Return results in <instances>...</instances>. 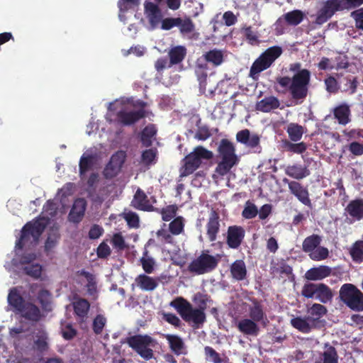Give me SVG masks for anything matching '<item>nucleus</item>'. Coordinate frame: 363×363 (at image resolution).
<instances>
[{"label":"nucleus","instance_id":"nucleus-1","mask_svg":"<svg viewBox=\"0 0 363 363\" xmlns=\"http://www.w3.org/2000/svg\"><path fill=\"white\" fill-rule=\"evenodd\" d=\"M289 71L294 73L292 77H279L276 81L281 88L289 91L293 99L302 101L308 95L311 72L307 69H301L300 62L291 64Z\"/></svg>","mask_w":363,"mask_h":363},{"label":"nucleus","instance_id":"nucleus-2","mask_svg":"<svg viewBox=\"0 0 363 363\" xmlns=\"http://www.w3.org/2000/svg\"><path fill=\"white\" fill-rule=\"evenodd\" d=\"M218 163L215 172L221 177L228 174L231 169L238 164L240 158L236 155L234 144L228 139H222L218 147Z\"/></svg>","mask_w":363,"mask_h":363},{"label":"nucleus","instance_id":"nucleus-3","mask_svg":"<svg viewBox=\"0 0 363 363\" xmlns=\"http://www.w3.org/2000/svg\"><path fill=\"white\" fill-rule=\"evenodd\" d=\"M363 4V0H327L318 11L313 22L316 25L326 23L337 11H350Z\"/></svg>","mask_w":363,"mask_h":363},{"label":"nucleus","instance_id":"nucleus-4","mask_svg":"<svg viewBox=\"0 0 363 363\" xmlns=\"http://www.w3.org/2000/svg\"><path fill=\"white\" fill-rule=\"evenodd\" d=\"M186 323H192L194 328H199L206 321L205 312L194 308L186 299L177 297L169 304Z\"/></svg>","mask_w":363,"mask_h":363},{"label":"nucleus","instance_id":"nucleus-5","mask_svg":"<svg viewBox=\"0 0 363 363\" xmlns=\"http://www.w3.org/2000/svg\"><path fill=\"white\" fill-rule=\"evenodd\" d=\"M48 223L45 217H38L26 223L21 229V236L16 242V247L22 250L26 244L37 243Z\"/></svg>","mask_w":363,"mask_h":363},{"label":"nucleus","instance_id":"nucleus-6","mask_svg":"<svg viewBox=\"0 0 363 363\" xmlns=\"http://www.w3.org/2000/svg\"><path fill=\"white\" fill-rule=\"evenodd\" d=\"M213 157V154L211 150L201 145L196 146L192 152L183 159L180 176L184 177L193 174L200 167L203 160H209Z\"/></svg>","mask_w":363,"mask_h":363},{"label":"nucleus","instance_id":"nucleus-7","mask_svg":"<svg viewBox=\"0 0 363 363\" xmlns=\"http://www.w3.org/2000/svg\"><path fill=\"white\" fill-rule=\"evenodd\" d=\"M339 298L352 311H363V293L352 284H344L339 291Z\"/></svg>","mask_w":363,"mask_h":363},{"label":"nucleus","instance_id":"nucleus-8","mask_svg":"<svg viewBox=\"0 0 363 363\" xmlns=\"http://www.w3.org/2000/svg\"><path fill=\"white\" fill-rule=\"evenodd\" d=\"M282 52V48L278 45L267 48L252 63L250 70V76L255 79L261 72L270 67Z\"/></svg>","mask_w":363,"mask_h":363},{"label":"nucleus","instance_id":"nucleus-9","mask_svg":"<svg viewBox=\"0 0 363 363\" xmlns=\"http://www.w3.org/2000/svg\"><path fill=\"white\" fill-rule=\"evenodd\" d=\"M128 345L141 357L149 360L153 357V350L157 344V340L147 335H136L127 338Z\"/></svg>","mask_w":363,"mask_h":363},{"label":"nucleus","instance_id":"nucleus-10","mask_svg":"<svg viewBox=\"0 0 363 363\" xmlns=\"http://www.w3.org/2000/svg\"><path fill=\"white\" fill-rule=\"evenodd\" d=\"M218 262L219 259L210 255L208 250H203L199 256L189 263L188 271L197 275L209 273L217 267Z\"/></svg>","mask_w":363,"mask_h":363},{"label":"nucleus","instance_id":"nucleus-11","mask_svg":"<svg viewBox=\"0 0 363 363\" xmlns=\"http://www.w3.org/2000/svg\"><path fill=\"white\" fill-rule=\"evenodd\" d=\"M301 295L307 298H315L323 303H327L333 299L331 289L323 283H306L301 290Z\"/></svg>","mask_w":363,"mask_h":363},{"label":"nucleus","instance_id":"nucleus-12","mask_svg":"<svg viewBox=\"0 0 363 363\" xmlns=\"http://www.w3.org/2000/svg\"><path fill=\"white\" fill-rule=\"evenodd\" d=\"M282 182L288 184L289 192L294 196L299 202L307 207L312 208L310 194L307 186H303L298 181H290L287 178H284Z\"/></svg>","mask_w":363,"mask_h":363},{"label":"nucleus","instance_id":"nucleus-13","mask_svg":"<svg viewBox=\"0 0 363 363\" xmlns=\"http://www.w3.org/2000/svg\"><path fill=\"white\" fill-rule=\"evenodd\" d=\"M116 116L118 122L120 124L124 126H128L145 118L147 116V111L144 108L131 111L121 110L117 113Z\"/></svg>","mask_w":363,"mask_h":363},{"label":"nucleus","instance_id":"nucleus-14","mask_svg":"<svg viewBox=\"0 0 363 363\" xmlns=\"http://www.w3.org/2000/svg\"><path fill=\"white\" fill-rule=\"evenodd\" d=\"M245 230L240 225H230L228 228L226 243L231 249H238L243 242Z\"/></svg>","mask_w":363,"mask_h":363},{"label":"nucleus","instance_id":"nucleus-15","mask_svg":"<svg viewBox=\"0 0 363 363\" xmlns=\"http://www.w3.org/2000/svg\"><path fill=\"white\" fill-rule=\"evenodd\" d=\"M345 213L349 216L347 221L352 223L363 219V199H356L350 201L345 208Z\"/></svg>","mask_w":363,"mask_h":363},{"label":"nucleus","instance_id":"nucleus-16","mask_svg":"<svg viewBox=\"0 0 363 363\" xmlns=\"http://www.w3.org/2000/svg\"><path fill=\"white\" fill-rule=\"evenodd\" d=\"M125 162V154L123 152H118L113 155L106 167L104 169V174L106 178L114 177L120 171Z\"/></svg>","mask_w":363,"mask_h":363},{"label":"nucleus","instance_id":"nucleus-17","mask_svg":"<svg viewBox=\"0 0 363 363\" xmlns=\"http://www.w3.org/2000/svg\"><path fill=\"white\" fill-rule=\"evenodd\" d=\"M220 216L218 213L212 209L206 225V235L209 242H214L220 232Z\"/></svg>","mask_w":363,"mask_h":363},{"label":"nucleus","instance_id":"nucleus-18","mask_svg":"<svg viewBox=\"0 0 363 363\" xmlns=\"http://www.w3.org/2000/svg\"><path fill=\"white\" fill-rule=\"evenodd\" d=\"M290 322L293 328L303 333H309L316 328V318L312 316L295 317L291 318Z\"/></svg>","mask_w":363,"mask_h":363},{"label":"nucleus","instance_id":"nucleus-19","mask_svg":"<svg viewBox=\"0 0 363 363\" xmlns=\"http://www.w3.org/2000/svg\"><path fill=\"white\" fill-rule=\"evenodd\" d=\"M131 205L133 208L140 211H154L153 206L150 203L147 195L141 189H138L136 191L131 201Z\"/></svg>","mask_w":363,"mask_h":363},{"label":"nucleus","instance_id":"nucleus-20","mask_svg":"<svg viewBox=\"0 0 363 363\" xmlns=\"http://www.w3.org/2000/svg\"><path fill=\"white\" fill-rule=\"evenodd\" d=\"M7 301L9 306L16 314H18L19 311H21L22 308L26 303V301L21 295L19 290L16 287L10 289Z\"/></svg>","mask_w":363,"mask_h":363},{"label":"nucleus","instance_id":"nucleus-21","mask_svg":"<svg viewBox=\"0 0 363 363\" xmlns=\"http://www.w3.org/2000/svg\"><path fill=\"white\" fill-rule=\"evenodd\" d=\"M86 208V201L83 198L76 199L69 213V220L74 223H79L84 216Z\"/></svg>","mask_w":363,"mask_h":363},{"label":"nucleus","instance_id":"nucleus-22","mask_svg":"<svg viewBox=\"0 0 363 363\" xmlns=\"http://www.w3.org/2000/svg\"><path fill=\"white\" fill-rule=\"evenodd\" d=\"M145 12L152 28H156L162 21V12L158 5L152 2L145 4Z\"/></svg>","mask_w":363,"mask_h":363},{"label":"nucleus","instance_id":"nucleus-23","mask_svg":"<svg viewBox=\"0 0 363 363\" xmlns=\"http://www.w3.org/2000/svg\"><path fill=\"white\" fill-rule=\"evenodd\" d=\"M285 174L289 177L296 181L302 180L308 177L311 174L310 170L306 165L300 164H293L288 165L284 170Z\"/></svg>","mask_w":363,"mask_h":363},{"label":"nucleus","instance_id":"nucleus-24","mask_svg":"<svg viewBox=\"0 0 363 363\" xmlns=\"http://www.w3.org/2000/svg\"><path fill=\"white\" fill-rule=\"evenodd\" d=\"M236 140L250 148L257 147L260 143L259 136L255 133L251 134L248 129L238 131L236 134Z\"/></svg>","mask_w":363,"mask_h":363},{"label":"nucleus","instance_id":"nucleus-25","mask_svg":"<svg viewBox=\"0 0 363 363\" xmlns=\"http://www.w3.org/2000/svg\"><path fill=\"white\" fill-rule=\"evenodd\" d=\"M332 269L326 265H320L309 269L305 274V278L309 281H319L328 277Z\"/></svg>","mask_w":363,"mask_h":363},{"label":"nucleus","instance_id":"nucleus-26","mask_svg":"<svg viewBox=\"0 0 363 363\" xmlns=\"http://www.w3.org/2000/svg\"><path fill=\"white\" fill-rule=\"evenodd\" d=\"M21 317L32 322H38L42 318L40 308L31 302H26L18 313Z\"/></svg>","mask_w":363,"mask_h":363},{"label":"nucleus","instance_id":"nucleus-27","mask_svg":"<svg viewBox=\"0 0 363 363\" xmlns=\"http://www.w3.org/2000/svg\"><path fill=\"white\" fill-rule=\"evenodd\" d=\"M159 281V278H153L145 274H139L135 279L137 286L145 291H154L158 286Z\"/></svg>","mask_w":363,"mask_h":363},{"label":"nucleus","instance_id":"nucleus-28","mask_svg":"<svg viewBox=\"0 0 363 363\" xmlns=\"http://www.w3.org/2000/svg\"><path fill=\"white\" fill-rule=\"evenodd\" d=\"M333 115L340 125H345L350 122L351 110L345 103L336 106L333 109Z\"/></svg>","mask_w":363,"mask_h":363},{"label":"nucleus","instance_id":"nucleus-29","mask_svg":"<svg viewBox=\"0 0 363 363\" xmlns=\"http://www.w3.org/2000/svg\"><path fill=\"white\" fill-rule=\"evenodd\" d=\"M72 305L74 314L81 322H84L90 308L89 302L85 298H79L73 302Z\"/></svg>","mask_w":363,"mask_h":363},{"label":"nucleus","instance_id":"nucleus-30","mask_svg":"<svg viewBox=\"0 0 363 363\" xmlns=\"http://www.w3.org/2000/svg\"><path fill=\"white\" fill-rule=\"evenodd\" d=\"M280 102L278 98L274 96L264 97L256 104V109L263 113H268L279 107Z\"/></svg>","mask_w":363,"mask_h":363},{"label":"nucleus","instance_id":"nucleus-31","mask_svg":"<svg viewBox=\"0 0 363 363\" xmlns=\"http://www.w3.org/2000/svg\"><path fill=\"white\" fill-rule=\"evenodd\" d=\"M315 363H338V354L335 347L325 345V350L320 353Z\"/></svg>","mask_w":363,"mask_h":363},{"label":"nucleus","instance_id":"nucleus-32","mask_svg":"<svg viewBox=\"0 0 363 363\" xmlns=\"http://www.w3.org/2000/svg\"><path fill=\"white\" fill-rule=\"evenodd\" d=\"M304 18V13L301 10H294L284 14L277 20V23H281L283 20L286 25L296 26L300 24Z\"/></svg>","mask_w":363,"mask_h":363},{"label":"nucleus","instance_id":"nucleus-33","mask_svg":"<svg viewBox=\"0 0 363 363\" xmlns=\"http://www.w3.org/2000/svg\"><path fill=\"white\" fill-rule=\"evenodd\" d=\"M238 328L245 335L257 336L259 328L256 322L251 319L245 318L238 322Z\"/></svg>","mask_w":363,"mask_h":363},{"label":"nucleus","instance_id":"nucleus-34","mask_svg":"<svg viewBox=\"0 0 363 363\" xmlns=\"http://www.w3.org/2000/svg\"><path fill=\"white\" fill-rule=\"evenodd\" d=\"M230 272L232 277L237 281H242L247 277V269L242 259H237L230 265Z\"/></svg>","mask_w":363,"mask_h":363},{"label":"nucleus","instance_id":"nucleus-35","mask_svg":"<svg viewBox=\"0 0 363 363\" xmlns=\"http://www.w3.org/2000/svg\"><path fill=\"white\" fill-rule=\"evenodd\" d=\"M337 77L340 78V83L343 84L344 91H349L351 94L357 91L359 82L356 77L350 74L345 76L343 73L337 74Z\"/></svg>","mask_w":363,"mask_h":363},{"label":"nucleus","instance_id":"nucleus-36","mask_svg":"<svg viewBox=\"0 0 363 363\" xmlns=\"http://www.w3.org/2000/svg\"><path fill=\"white\" fill-rule=\"evenodd\" d=\"M290 141L298 142L306 132V128L297 123H290L286 128Z\"/></svg>","mask_w":363,"mask_h":363},{"label":"nucleus","instance_id":"nucleus-37","mask_svg":"<svg viewBox=\"0 0 363 363\" xmlns=\"http://www.w3.org/2000/svg\"><path fill=\"white\" fill-rule=\"evenodd\" d=\"M186 55V50L184 46L178 45L172 48L168 52L169 57L168 68L171 67L174 65H177L182 62Z\"/></svg>","mask_w":363,"mask_h":363},{"label":"nucleus","instance_id":"nucleus-38","mask_svg":"<svg viewBox=\"0 0 363 363\" xmlns=\"http://www.w3.org/2000/svg\"><path fill=\"white\" fill-rule=\"evenodd\" d=\"M202 56L214 67L220 66L224 60L223 51L216 48L205 52Z\"/></svg>","mask_w":363,"mask_h":363},{"label":"nucleus","instance_id":"nucleus-39","mask_svg":"<svg viewBox=\"0 0 363 363\" xmlns=\"http://www.w3.org/2000/svg\"><path fill=\"white\" fill-rule=\"evenodd\" d=\"M157 134V129L154 124L145 126L140 133V141L144 147H149L152 145V139Z\"/></svg>","mask_w":363,"mask_h":363},{"label":"nucleus","instance_id":"nucleus-40","mask_svg":"<svg viewBox=\"0 0 363 363\" xmlns=\"http://www.w3.org/2000/svg\"><path fill=\"white\" fill-rule=\"evenodd\" d=\"M282 147L286 152L294 154H303L308 148V145L304 142H292L289 140L282 141Z\"/></svg>","mask_w":363,"mask_h":363},{"label":"nucleus","instance_id":"nucleus-41","mask_svg":"<svg viewBox=\"0 0 363 363\" xmlns=\"http://www.w3.org/2000/svg\"><path fill=\"white\" fill-rule=\"evenodd\" d=\"M164 337L168 341L171 350L176 354L182 353L184 343L182 339L177 335L167 334Z\"/></svg>","mask_w":363,"mask_h":363},{"label":"nucleus","instance_id":"nucleus-42","mask_svg":"<svg viewBox=\"0 0 363 363\" xmlns=\"http://www.w3.org/2000/svg\"><path fill=\"white\" fill-rule=\"evenodd\" d=\"M321 237L316 234H313L306 238L302 243V250L303 252L310 253L321 242Z\"/></svg>","mask_w":363,"mask_h":363},{"label":"nucleus","instance_id":"nucleus-43","mask_svg":"<svg viewBox=\"0 0 363 363\" xmlns=\"http://www.w3.org/2000/svg\"><path fill=\"white\" fill-rule=\"evenodd\" d=\"M249 315L250 319L255 322H261L264 319L267 320L262 306L258 301L254 302L253 306L250 308Z\"/></svg>","mask_w":363,"mask_h":363},{"label":"nucleus","instance_id":"nucleus-44","mask_svg":"<svg viewBox=\"0 0 363 363\" xmlns=\"http://www.w3.org/2000/svg\"><path fill=\"white\" fill-rule=\"evenodd\" d=\"M350 254L354 262H363V240H357L350 247Z\"/></svg>","mask_w":363,"mask_h":363},{"label":"nucleus","instance_id":"nucleus-45","mask_svg":"<svg viewBox=\"0 0 363 363\" xmlns=\"http://www.w3.org/2000/svg\"><path fill=\"white\" fill-rule=\"evenodd\" d=\"M140 262L145 273L151 274L154 272L155 262L152 257L148 256V251L147 250L143 252Z\"/></svg>","mask_w":363,"mask_h":363},{"label":"nucleus","instance_id":"nucleus-46","mask_svg":"<svg viewBox=\"0 0 363 363\" xmlns=\"http://www.w3.org/2000/svg\"><path fill=\"white\" fill-rule=\"evenodd\" d=\"M182 216L174 218L169 224V232L174 235H178L184 232V223Z\"/></svg>","mask_w":363,"mask_h":363},{"label":"nucleus","instance_id":"nucleus-47","mask_svg":"<svg viewBox=\"0 0 363 363\" xmlns=\"http://www.w3.org/2000/svg\"><path fill=\"white\" fill-rule=\"evenodd\" d=\"M60 238L57 230H51L45 242V251H51L57 244Z\"/></svg>","mask_w":363,"mask_h":363},{"label":"nucleus","instance_id":"nucleus-48","mask_svg":"<svg viewBox=\"0 0 363 363\" xmlns=\"http://www.w3.org/2000/svg\"><path fill=\"white\" fill-rule=\"evenodd\" d=\"M34 340V345L36 349L40 352H43L48 350V335L45 331H39L35 336Z\"/></svg>","mask_w":363,"mask_h":363},{"label":"nucleus","instance_id":"nucleus-49","mask_svg":"<svg viewBox=\"0 0 363 363\" xmlns=\"http://www.w3.org/2000/svg\"><path fill=\"white\" fill-rule=\"evenodd\" d=\"M178 211V207L175 204L167 206L157 211L161 214L162 219L164 221H169L174 218Z\"/></svg>","mask_w":363,"mask_h":363},{"label":"nucleus","instance_id":"nucleus-50","mask_svg":"<svg viewBox=\"0 0 363 363\" xmlns=\"http://www.w3.org/2000/svg\"><path fill=\"white\" fill-rule=\"evenodd\" d=\"M107 323L106 318L101 314L95 316L92 323V330L96 335H100L103 332Z\"/></svg>","mask_w":363,"mask_h":363},{"label":"nucleus","instance_id":"nucleus-51","mask_svg":"<svg viewBox=\"0 0 363 363\" xmlns=\"http://www.w3.org/2000/svg\"><path fill=\"white\" fill-rule=\"evenodd\" d=\"M157 150L147 149L144 150L141 155V162L146 166L155 164L157 160Z\"/></svg>","mask_w":363,"mask_h":363},{"label":"nucleus","instance_id":"nucleus-52","mask_svg":"<svg viewBox=\"0 0 363 363\" xmlns=\"http://www.w3.org/2000/svg\"><path fill=\"white\" fill-rule=\"evenodd\" d=\"M23 273L33 278L38 279L42 274V267L39 264H32L22 268Z\"/></svg>","mask_w":363,"mask_h":363},{"label":"nucleus","instance_id":"nucleus-53","mask_svg":"<svg viewBox=\"0 0 363 363\" xmlns=\"http://www.w3.org/2000/svg\"><path fill=\"white\" fill-rule=\"evenodd\" d=\"M309 315L316 318V324L319 322L320 317L323 316L327 313V308L322 304L313 303L308 309Z\"/></svg>","mask_w":363,"mask_h":363},{"label":"nucleus","instance_id":"nucleus-54","mask_svg":"<svg viewBox=\"0 0 363 363\" xmlns=\"http://www.w3.org/2000/svg\"><path fill=\"white\" fill-rule=\"evenodd\" d=\"M309 257L314 261H320L325 259L329 256V251L325 247H318L313 251L309 253Z\"/></svg>","mask_w":363,"mask_h":363},{"label":"nucleus","instance_id":"nucleus-55","mask_svg":"<svg viewBox=\"0 0 363 363\" xmlns=\"http://www.w3.org/2000/svg\"><path fill=\"white\" fill-rule=\"evenodd\" d=\"M258 214V209L255 204L247 201L245 203V208L242 212V216L246 219H252L257 216Z\"/></svg>","mask_w":363,"mask_h":363},{"label":"nucleus","instance_id":"nucleus-56","mask_svg":"<svg viewBox=\"0 0 363 363\" xmlns=\"http://www.w3.org/2000/svg\"><path fill=\"white\" fill-rule=\"evenodd\" d=\"M50 294L48 290L42 289L38 294V300L42 308L46 311H50Z\"/></svg>","mask_w":363,"mask_h":363},{"label":"nucleus","instance_id":"nucleus-57","mask_svg":"<svg viewBox=\"0 0 363 363\" xmlns=\"http://www.w3.org/2000/svg\"><path fill=\"white\" fill-rule=\"evenodd\" d=\"M177 26L182 34L191 33L195 28L193 21L189 18H185L184 19L180 18V23Z\"/></svg>","mask_w":363,"mask_h":363},{"label":"nucleus","instance_id":"nucleus-58","mask_svg":"<svg viewBox=\"0 0 363 363\" xmlns=\"http://www.w3.org/2000/svg\"><path fill=\"white\" fill-rule=\"evenodd\" d=\"M172 234L166 229H160L156 233L157 238L162 244H172L174 239Z\"/></svg>","mask_w":363,"mask_h":363},{"label":"nucleus","instance_id":"nucleus-59","mask_svg":"<svg viewBox=\"0 0 363 363\" xmlns=\"http://www.w3.org/2000/svg\"><path fill=\"white\" fill-rule=\"evenodd\" d=\"M325 89L328 93L336 94L339 90L338 82L333 76L326 77L324 80Z\"/></svg>","mask_w":363,"mask_h":363},{"label":"nucleus","instance_id":"nucleus-60","mask_svg":"<svg viewBox=\"0 0 363 363\" xmlns=\"http://www.w3.org/2000/svg\"><path fill=\"white\" fill-rule=\"evenodd\" d=\"M93 165V158L91 156H82L79 161L80 174H84L89 171Z\"/></svg>","mask_w":363,"mask_h":363},{"label":"nucleus","instance_id":"nucleus-61","mask_svg":"<svg viewBox=\"0 0 363 363\" xmlns=\"http://www.w3.org/2000/svg\"><path fill=\"white\" fill-rule=\"evenodd\" d=\"M194 301L198 306V309L205 311L207 308L208 296L201 293H197L194 295Z\"/></svg>","mask_w":363,"mask_h":363},{"label":"nucleus","instance_id":"nucleus-62","mask_svg":"<svg viewBox=\"0 0 363 363\" xmlns=\"http://www.w3.org/2000/svg\"><path fill=\"white\" fill-rule=\"evenodd\" d=\"M244 35L250 45H255L259 43L258 35L252 29L251 26L243 28Z\"/></svg>","mask_w":363,"mask_h":363},{"label":"nucleus","instance_id":"nucleus-63","mask_svg":"<svg viewBox=\"0 0 363 363\" xmlns=\"http://www.w3.org/2000/svg\"><path fill=\"white\" fill-rule=\"evenodd\" d=\"M351 16L355 21V27L359 30H363V8L352 11Z\"/></svg>","mask_w":363,"mask_h":363},{"label":"nucleus","instance_id":"nucleus-64","mask_svg":"<svg viewBox=\"0 0 363 363\" xmlns=\"http://www.w3.org/2000/svg\"><path fill=\"white\" fill-rule=\"evenodd\" d=\"M161 28L162 30H168L180 23V18H166L161 21Z\"/></svg>","mask_w":363,"mask_h":363}]
</instances>
